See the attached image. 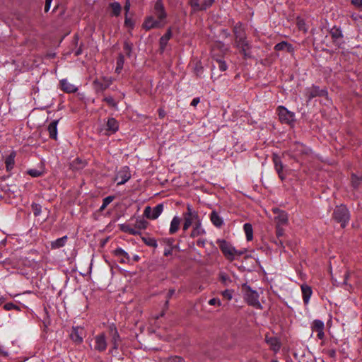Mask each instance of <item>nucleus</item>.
I'll return each instance as SVG.
<instances>
[{
  "mask_svg": "<svg viewBox=\"0 0 362 362\" xmlns=\"http://www.w3.org/2000/svg\"><path fill=\"white\" fill-rule=\"evenodd\" d=\"M166 18L167 13L163 4L160 0H157L154 5L152 15L145 19L143 27L146 30L153 28H161L166 24Z\"/></svg>",
  "mask_w": 362,
  "mask_h": 362,
  "instance_id": "1",
  "label": "nucleus"
},
{
  "mask_svg": "<svg viewBox=\"0 0 362 362\" xmlns=\"http://www.w3.org/2000/svg\"><path fill=\"white\" fill-rule=\"evenodd\" d=\"M216 243L219 246L220 250L225 257L230 261H233L237 256H241L244 254L243 251H238L235 250L230 243L223 239L217 240Z\"/></svg>",
  "mask_w": 362,
  "mask_h": 362,
  "instance_id": "2",
  "label": "nucleus"
},
{
  "mask_svg": "<svg viewBox=\"0 0 362 362\" xmlns=\"http://www.w3.org/2000/svg\"><path fill=\"white\" fill-rule=\"evenodd\" d=\"M234 33L235 36V46L246 54V52L249 49V45L247 42L245 40V34L241 25H236L234 27Z\"/></svg>",
  "mask_w": 362,
  "mask_h": 362,
  "instance_id": "3",
  "label": "nucleus"
},
{
  "mask_svg": "<svg viewBox=\"0 0 362 362\" xmlns=\"http://www.w3.org/2000/svg\"><path fill=\"white\" fill-rule=\"evenodd\" d=\"M244 299L249 305L257 309L262 308V305L259 301L258 293L256 291L252 290L249 286H246L244 288Z\"/></svg>",
  "mask_w": 362,
  "mask_h": 362,
  "instance_id": "4",
  "label": "nucleus"
},
{
  "mask_svg": "<svg viewBox=\"0 0 362 362\" xmlns=\"http://www.w3.org/2000/svg\"><path fill=\"white\" fill-rule=\"evenodd\" d=\"M333 216L336 221L341 223L342 228H344L349 220V214L344 206H337L334 211Z\"/></svg>",
  "mask_w": 362,
  "mask_h": 362,
  "instance_id": "5",
  "label": "nucleus"
},
{
  "mask_svg": "<svg viewBox=\"0 0 362 362\" xmlns=\"http://www.w3.org/2000/svg\"><path fill=\"white\" fill-rule=\"evenodd\" d=\"M279 118L283 123L292 124L295 120V114L288 111L284 106H279L277 108Z\"/></svg>",
  "mask_w": 362,
  "mask_h": 362,
  "instance_id": "6",
  "label": "nucleus"
},
{
  "mask_svg": "<svg viewBox=\"0 0 362 362\" xmlns=\"http://www.w3.org/2000/svg\"><path fill=\"white\" fill-rule=\"evenodd\" d=\"M69 337L74 343L81 344L86 337V331L82 327H73Z\"/></svg>",
  "mask_w": 362,
  "mask_h": 362,
  "instance_id": "7",
  "label": "nucleus"
},
{
  "mask_svg": "<svg viewBox=\"0 0 362 362\" xmlns=\"http://www.w3.org/2000/svg\"><path fill=\"white\" fill-rule=\"evenodd\" d=\"M163 210V205L159 204L153 209L146 206L144 211V215L148 219L155 220L159 217Z\"/></svg>",
  "mask_w": 362,
  "mask_h": 362,
  "instance_id": "8",
  "label": "nucleus"
},
{
  "mask_svg": "<svg viewBox=\"0 0 362 362\" xmlns=\"http://www.w3.org/2000/svg\"><path fill=\"white\" fill-rule=\"evenodd\" d=\"M272 211L274 214H276L274 217L276 226H285L288 225V216L286 211L280 210L278 208H274Z\"/></svg>",
  "mask_w": 362,
  "mask_h": 362,
  "instance_id": "9",
  "label": "nucleus"
},
{
  "mask_svg": "<svg viewBox=\"0 0 362 362\" xmlns=\"http://www.w3.org/2000/svg\"><path fill=\"white\" fill-rule=\"evenodd\" d=\"M184 223L182 229L186 231L194 223L196 224L201 221L198 214H183Z\"/></svg>",
  "mask_w": 362,
  "mask_h": 362,
  "instance_id": "10",
  "label": "nucleus"
},
{
  "mask_svg": "<svg viewBox=\"0 0 362 362\" xmlns=\"http://www.w3.org/2000/svg\"><path fill=\"white\" fill-rule=\"evenodd\" d=\"M95 347L96 351L100 352L104 351L107 349V343L106 336L104 333H101L95 337Z\"/></svg>",
  "mask_w": 362,
  "mask_h": 362,
  "instance_id": "11",
  "label": "nucleus"
},
{
  "mask_svg": "<svg viewBox=\"0 0 362 362\" xmlns=\"http://www.w3.org/2000/svg\"><path fill=\"white\" fill-rule=\"evenodd\" d=\"M131 177V173L128 167L122 168L117 174L115 180L117 181V185H123L127 182Z\"/></svg>",
  "mask_w": 362,
  "mask_h": 362,
  "instance_id": "12",
  "label": "nucleus"
},
{
  "mask_svg": "<svg viewBox=\"0 0 362 362\" xmlns=\"http://www.w3.org/2000/svg\"><path fill=\"white\" fill-rule=\"evenodd\" d=\"M214 0H206L202 4H200L199 0H189V4L194 11L205 10L211 6Z\"/></svg>",
  "mask_w": 362,
  "mask_h": 362,
  "instance_id": "13",
  "label": "nucleus"
},
{
  "mask_svg": "<svg viewBox=\"0 0 362 362\" xmlns=\"http://www.w3.org/2000/svg\"><path fill=\"white\" fill-rule=\"evenodd\" d=\"M327 92L325 90H320L318 87L313 86L306 90L305 95L309 100L317 96H327Z\"/></svg>",
  "mask_w": 362,
  "mask_h": 362,
  "instance_id": "14",
  "label": "nucleus"
},
{
  "mask_svg": "<svg viewBox=\"0 0 362 362\" xmlns=\"http://www.w3.org/2000/svg\"><path fill=\"white\" fill-rule=\"evenodd\" d=\"M109 334L111 337V342L112 344V348L117 349L120 341V337L117 332V328L113 325H110L108 328Z\"/></svg>",
  "mask_w": 362,
  "mask_h": 362,
  "instance_id": "15",
  "label": "nucleus"
},
{
  "mask_svg": "<svg viewBox=\"0 0 362 362\" xmlns=\"http://www.w3.org/2000/svg\"><path fill=\"white\" fill-rule=\"evenodd\" d=\"M325 324L320 320H315L312 324V329L314 332H317V338L319 339H323L325 337L324 333Z\"/></svg>",
  "mask_w": 362,
  "mask_h": 362,
  "instance_id": "16",
  "label": "nucleus"
},
{
  "mask_svg": "<svg viewBox=\"0 0 362 362\" xmlns=\"http://www.w3.org/2000/svg\"><path fill=\"white\" fill-rule=\"evenodd\" d=\"M273 161L274 163L275 170L278 173L279 178L281 180L285 179V175L284 173V165L281 163L280 158L277 155H274Z\"/></svg>",
  "mask_w": 362,
  "mask_h": 362,
  "instance_id": "17",
  "label": "nucleus"
},
{
  "mask_svg": "<svg viewBox=\"0 0 362 362\" xmlns=\"http://www.w3.org/2000/svg\"><path fill=\"white\" fill-rule=\"evenodd\" d=\"M59 83L61 89L66 93H75L78 90L77 87L71 83L67 79L61 80Z\"/></svg>",
  "mask_w": 362,
  "mask_h": 362,
  "instance_id": "18",
  "label": "nucleus"
},
{
  "mask_svg": "<svg viewBox=\"0 0 362 362\" xmlns=\"http://www.w3.org/2000/svg\"><path fill=\"white\" fill-rule=\"evenodd\" d=\"M265 341L274 351L277 352L279 351L281 348V344L276 337H272L266 335Z\"/></svg>",
  "mask_w": 362,
  "mask_h": 362,
  "instance_id": "19",
  "label": "nucleus"
},
{
  "mask_svg": "<svg viewBox=\"0 0 362 362\" xmlns=\"http://www.w3.org/2000/svg\"><path fill=\"white\" fill-rule=\"evenodd\" d=\"M113 254L119 259L121 263H129L130 262L129 255L122 248H117L113 251Z\"/></svg>",
  "mask_w": 362,
  "mask_h": 362,
  "instance_id": "20",
  "label": "nucleus"
},
{
  "mask_svg": "<svg viewBox=\"0 0 362 362\" xmlns=\"http://www.w3.org/2000/svg\"><path fill=\"white\" fill-rule=\"evenodd\" d=\"M206 233L205 230L202 228V221L193 226V228L190 233V237L192 238L202 236Z\"/></svg>",
  "mask_w": 362,
  "mask_h": 362,
  "instance_id": "21",
  "label": "nucleus"
},
{
  "mask_svg": "<svg viewBox=\"0 0 362 362\" xmlns=\"http://www.w3.org/2000/svg\"><path fill=\"white\" fill-rule=\"evenodd\" d=\"M301 291L303 296V300L305 304H308L310 298L313 294V291L310 286L307 284H303L301 286Z\"/></svg>",
  "mask_w": 362,
  "mask_h": 362,
  "instance_id": "22",
  "label": "nucleus"
},
{
  "mask_svg": "<svg viewBox=\"0 0 362 362\" xmlns=\"http://www.w3.org/2000/svg\"><path fill=\"white\" fill-rule=\"evenodd\" d=\"M293 156H300L308 153V149L300 143H296L291 148Z\"/></svg>",
  "mask_w": 362,
  "mask_h": 362,
  "instance_id": "23",
  "label": "nucleus"
},
{
  "mask_svg": "<svg viewBox=\"0 0 362 362\" xmlns=\"http://www.w3.org/2000/svg\"><path fill=\"white\" fill-rule=\"evenodd\" d=\"M119 129V124L117 121L113 118H109L107 122V131L109 132V134H114L117 132Z\"/></svg>",
  "mask_w": 362,
  "mask_h": 362,
  "instance_id": "24",
  "label": "nucleus"
},
{
  "mask_svg": "<svg viewBox=\"0 0 362 362\" xmlns=\"http://www.w3.org/2000/svg\"><path fill=\"white\" fill-rule=\"evenodd\" d=\"M180 222H181V218L179 216H175L173 217V218L172 219V221L170 222V226L169 228L170 234H174L176 232H177V230L180 228Z\"/></svg>",
  "mask_w": 362,
  "mask_h": 362,
  "instance_id": "25",
  "label": "nucleus"
},
{
  "mask_svg": "<svg viewBox=\"0 0 362 362\" xmlns=\"http://www.w3.org/2000/svg\"><path fill=\"white\" fill-rule=\"evenodd\" d=\"M210 220L212 223L218 228H220L223 224V218L218 215L216 211H213L210 215Z\"/></svg>",
  "mask_w": 362,
  "mask_h": 362,
  "instance_id": "26",
  "label": "nucleus"
},
{
  "mask_svg": "<svg viewBox=\"0 0 362 362\" xmlns=\"http://www.w3.org/2000/svg\"><path fill=\"white\" fill-rule=\"evenodd\" d=\"M58 120L52 121L48 126V132L49 134V137L53 139H57V124Z\"/></svg>",
  "mask_w": 362,
  "mask_h": 362,
  "instance_id": "27",
  "label": "nucleus"
},
{
  "mask_svg": "<svg viewBox=\"0 0 362 362\" xmlns=\"http://www.w3.org/2000/svg\"><path fill=\"white\" fill-rule=\"evenodd\" d=\"M110 15L112 16H119L122 11V6L118 2H112L109 4Z\"/></svg>",
  "mask_w": 362,
  "mask_h": 362,
  "instance_id": "28",
  "label": "nucleus"
},
{
  "mask_svg": "<svg viewBox=\"0 0 362 362\" xmlns=\"http://www.w3.org/2000/svg\"><path fill=\"white\" fill-rule=\"evenodd\" d=\"M67 236L65 235V236H63L60 238H58L54 241H52L51 243V248L52 250H56V249H59L60 247H62L63 246L65 245L66 241H67Z\"/></svg>",
  "mask_w": 362,
  "mask_h": 362,
  "instance_id": "29",
  "label": "nucleus"
},
{
  "mask_svg": "<svg viewBox=\"0 0 362 362\" xmlns=\"http://www.w3.org/2000/svg\"><path fill=\"white\" fill-rule=\"evenodd\" d=\"M15 157H16V152L12 151L6 158L5 160V164L7 171H10L11 169H13L14 164H15Z\"/></svg>",
  "mask_w": 362,
  "mask_h": 362,
  "instance_id": "30",
  "label": "nucleus"
},
{
  "mask_svg": "<svg viewBox=\"0 0 362 362\" xmlns=\"http://www.w3.org/2000/svg\"><path fill=\"white\" fill-rule=\"evenodd\" d=\"M172 37V30L171 28H168L166 31V33L162 36L160 39V46L162 51L165 48L168 40Z\"/></svg>",
  "mask_w": 362,
  "mask_h": 362,
  "instance_id": "31",
  "label": "nucleus"
},
{
  "mask_svg": "<svg viewBox=\"0 0 362 362\" xmlns=\"http://www.w3.org/2000/svg\"><path fill=\"white\" fill-rule=\"evenodd\" d=\"M103 81L104 83H100L99 81L95 80L94 84L97 86L98 88L100 90H105L112 83V81L109 78H104Z\"/></svg>",
  "mask_w": 362,
  "mask_h": 362,
  "instance_id": "32",
  "label": "nucleus"
},
{
  "mask_svg": "<svg viewBox=\"0 0 362 362\" xmlns=\"http://www.w3.org/2000/svg\"><path fill=\"white\" fill-rule=\"evenodd\" d=\"M243 229L246 235L247 241H251L253 239V228L250 223H246L243 226Z\"/></svg>",
  "mask_w": 362,
  "mask_h": 362,
  "instance_id": "33",
  "label": "nucleus"
},
{
  "mask_svg": "<svg viewBox=\"0 0 362 362\" xmlns=\"http://www.w3.org/2000/svg\"><path fill=\"white\" fill-rule=\"evenodd\" d=\"M119 227H120V229L122 231H123L124 233H127L130 235H136L140 234L139 230L132 228V226H130L128 224H122V225H120Z\"/></svg>",
  "mask_w": 362,
  "mask_h": 362,
  "instance_id": "34",
  "label": "nucleus"
},
{
  "mask_svg": "<svg viewBox=\"0 0 362 362\" xmlns=\"http://www.w3.org/2000/svg\"><path fill=\"white\" fill-rule=\"evenodd\" d=\"M141 239L144 241V243L148 246L153 247L155 248L158 247L157 241L155 238L151 237H142Z\"/></svg>",
  "mask_w": 362,
  "mask_h": 362,
  "instance_id": "35",
  "label": "nucleus"
},
{
  "mask_svg": "<svg viewBox=\"0 0 362 362\" xmlns=\"http://www.w3.org/2000/svg\"><path fill=\"white\" fill-rule=\"evenodd\" d=\"M124 63V56L122 54H119L117 58V66L115 69V71L117 74H119L121 72L122 69H123Z\"/></svg>",
  "mask_w": 362,
  "mask_h": 362,
  "instance_id": "36",
  "label": "nucleus"
},
{
  "mask_svg": "<svg viewBox=\"0 0 362 362\" xmlns=\"http://www.w3.org/2000/svg\"><path fill=\"white\" fill-rule=\"evenodd\" d=\"M184 360L182 357L174 356L163 358L162 362H183Z\"/></svg>",
  "mask_w": 362,
  "mask_h": 362,
  "instance_id": "37",
  "label": "nucleus"
},
{
  "mask_svg": "<svg viewBox=\"0 0 362 362\" xmlns=\"http://www.w3.org/2000/svg\"><path fill=\"white\" fill-rule=\"evenodd\" d=\"M114 197L109 196L105 197L103 199V204L100 206V210H104L108 204H110L113 201Z\"/></svg>",
  "mask_w": 362,
  "mask_h": 362,
  "instance_id": "38",
  "label": "nucleus"
},
{
  "mask_svg": "<svg viewBox=\"0 0 362 362\" xmlns=\"http://www.w3.org/2000/svg\"><path fill=\"white\" fill-rule=\"evenodd\" d=\"M219 279L225 285H228V282L230 281L229 276L225 273H221L219 274Z\"/></svg>",
  "mask_w": 362,
  "mask_h": 362,
  "instance_id": "39",
  "label": "nucleus"
},
{
  "mask_svg": "<svg viewBox=\"0 0 362 362\" xmlns=\"http://www.w3.org/2000/svg\"><path fill=\"white\" fill-rule=\"evenodd\" d=\"M208 303L210 305H212V306H217V307H220L221 306L222 303H221V301L220 300L219 298H211L209 300Z\"/></svg>",
  "mask_w": 362,
  "mask_h": 362,
  "instance_id": "40",
  "label": "nucleus"
},
{
  "mask_svg": "<svg viewBox=\"0 0 362 362\" xmlns=\"http://www.w3.org/2000/svg\"><path fill=\"white\" fill-rule=\"evenodd\" d=\"M287 47H290V45H288L287 42H281L280 43H278L275 45L274 47V49L276 50H283V49H285Z\"/></svg>",
  "mask_w": 362,
  "mask_h": 362,
  "instance_id": "41",
  "label": "nucleus"
},
{
  "mask_svg": "<svg viewBox=\"0 0 362 362\" xmlns=\"http://www.w3.org/2000/svg\"><path fill=\"white\" fill-rule=\"evenodd\" d=\"M216 62L218 65V68H219L220 71H225L227 69L228 66H227L226 62H224L221 59H216Z\"/></svg>",
  "mask_w": 362,
  "mask_h": 362,
  "instance_id": "42",
  "label": "nucleus"
},
{
  "mask_svg": "<svg viewBox=\"0 0 362 362\" xmlns=\"http://www.w3.org/2000/svg\"><path fill=\"white\" fill-rule=\"evenodd\" d=\"M104 101H105L108 105L111 107H117V103L115 101L114 98L111 96L105 97L103 99Z\"/></svg>",
  "mask_w": 362,
  "mask_h": 362,
  "instance_id": "43",
  "label": "nucleus"
},
{
  "mask_svg": "<svg viewBox=\"0 0 362 362\" xmlns=\"http://www.w3.org/2000/svg\"><path fill=\"white\" fill-rule=\"evenodd\" d=\"M221 294L225 298H226L228 300L232 299L233 291L231 290L226 289L222 291Z\"/></svg>",
  "mask_w": 362,
  "mask_h": 362,
  "instance_id": "44",
  "label": "nucleus"
},
{
  "mask_svg": "<svg viewBox=\"0 0 362 362\" xmlns=\"http://www.w3.org/2000/svg\"><path fill=\"white\" fill-rule=\"evenodd\" d=\"M132 49V45L128 42H125L124 45V49L127 55L130 56Z\"/></svg>",
  "mask_w": 362,
  "mask_h": 362,
  "instance_id": "45",
  "label": "nucleus"
},
{
  "mask_svg": "<svg viewBox=\"0 0 362 362\" xmlns=\"http://www.w3.org/2000/svg\"><path fill=\"white\" fill-rule=\"evenodd\" d=\"M28 173L33 177H37L42 175V173L40 170L35 169L29 170Z\"/></svg>",
  "mask_w": 362,
  "mask_h": 362,
  "instance_id": "46",
  "label": "nucleus"
},
{
  "mask_svg": "<svg viewBox=\"0 0 362 362\" xmlns=\"http://www.w3.org/2000/svg\"><path fill=\"white\" fill-rule=\"evenodd\" d=\"M284 230L283 226H276V234L278 237H281L284 235Z\"/></svg>",
  "mask_w": 362,
  "mask_h": 362,
  "instance_id": "47",
  "label": "nucleus"
},
{
  "mask_svg": "<svg viewBox=\"0 0 362 362\" xmlns=\"http://www.w3.org/2000/svg\"><path fill=\"white\" fill-rule=\"evenodd\" d=\"M361 180V178L357 177L355 175L352 176L351 182H352L353 186L354 187H358Z\"/></svg>",
  "mask_w": 362,
  "mask_h": 362,
  "instance_id": "48",
  "label": "nucleus"
},
{
  "mask_svg": "<svg viewBox=\"0 0 362 362\" xmlns=\"http://www.w3.org/2000/svg\"><path fill=\"white\" fill-rule=\"evenodd\" d=\"M162 241L168 247H173V245L174 243V240L173 238H164V239H163Z\"/></svg>",
  "mask_w": 362,
  "mask_h": 362,
  "instance_id": "49",
  "label": "nucleus"
},
{
  "mask_svg": "<svg viewBox=\"0 0 362 362\" xmlns=\"http://www.w3.org/2000/svg\"><path fill=\"white\" fill-rule=\"evenodd\" d=\"M351 3L355 6L362 9V0H351Z\"/></svg>",
  "mask_w": 362,
  "mask_h": 362,
  "instance_id": "50",
  "label": "nucleus"
},
{
  "mask_svg": "<svg viewBox=\"0 0 362 362\" xmlns=\"http://www.w3.org/2000/svg\"><path fill=\"white\" fill-rule=\"evenodd\" d=\"M52 0H46L45 5V12H48L50 9L51 4Z\"/></svg>",
  "mask_w": 362,
  "mask_h": 362,
  "instance_id": "51",
  "label": "nucleus"
},
{
  "mask_svg": "<svg viewBox=\"0 0 362 362\" xmlns=\"http://www.w3.org/2000/svg\"><path fill=\"white\" fill-rule=\"evenodd\" d=\"M184 214H198V213L196 211L192 209L191 205H189V204L187 205V211L185 212Z\"/></svg>",
  "mask_w": 362,
  "mask_h": 362,
  "instance_id": "52",
  "label": "nucleus"
},
{
  "mask_svg": "<svg viewBox=\"0 0 362 362\" xmlns=\"http://www.w3.org/2000/svg\"><path fill=\"white\" fill-rule=\"evenodd\" d=\"M173 252V247H168L164 250V255L165 257H168L169 255H171Z\"/></svg>",
  "mask_w": 362,
  "mask_h": 362,
  "instance_id": "53",
  "label": "nucleus"
},
{
  "mask_svg": "<svg viewBox=\"0 0 362 362\" xmlns=\"http://www.w3.org/2000/svg\"><path fill=\"white\" fill-rule=\"evenodd\" d=\"M17 307L13 304L12 303H6L4 305V308L6 310H11L13 308H16Z\"/></svg>",
  "mask_w": 362,
  "mask_h": 362,
  "instance_id": "54",
  "label": "nucleus"
},
{
  "mask_svg": "<svg viewBox=\"0 0 362 362\" xmlns=\"http://www.w3.org/2000/svg\"><path fill=\"white\" fill-rule=\"evenodd\" d=\"M298 25L300 30H303L304 32L307 31V28H305L303 21H299L298 22Z\"/></svg>",
  "mask_w": 362,
  "mask_h": 362,
  "instance_id": "55",
  "label": "nucleus"
},
{
  "mask_svg": "<svg viewBox=\"0 0 362 362\" xmlns=\"http://www.w3.org/2000/svg\"><path fill=\"white\" fill-rule=\"evenodd\" d=\"M158 116L160 118H163L165 116V112L163 108L158 109Z\"/></svg>",
  "mask_w": 362,
  "mask_h": 362,
  "instance_id": "56",
  "label": "nucleus"
},
{
  "mask_svg": "<svg viewBox=\"0 0 362 362\" xmlns=\"http://www.w3.org/2000/svg\"><path fill=\"white\" fill-rule=\"evenodd\" d=\"M129 9H130V3H129V1L127 0V1H126L125 5H124V11H125V14H126V16L127 15V13L129 12Z\"/></svg>",
  "mask_w": 362,
  "mask_h": 362,
  "instance_id": "57",
  "label": "nucleus"
},
{
  "mask_svg": "<svg viewBox=\"0 0 362 362\" xmlns=\"http://www.w3.org/2000/svg\"><path fill=\"white\" fill-rule=\"evenodd\" d=\"M199 103V98H194L192 101L191 102L192 106H197V104Z\"/></svg>",
  "mask_w": 362,
  "mask_h": 362,
  "instance_id": "58",
  "label": "nucleus"
},
{
  "mask_svg": "<svg viewBox=\"0 0 362 362\" xmlns=\"http://www.w3.org/2000/svg\"><path fill=\"white\" fill-rule=\"evenodd\" d=\"M197 245L199 247H204L205 245V241L204 240H198L197 242Z\"/></svg>",
  "mask_w": 362,
  "mask_h": 362,
  "instance_id": "59",
  "label": "nucleus"
},
{
  "mask_svg": "<svg viewBox=\"0 0 362 362\" xmlns=\"http://www.w3.org/2000/svg\"><path fill=\"white\" fill-rule=\"evenodd\" d=\"M7 352L4 350V347L0 346V355L7 356Z\"/></svg>",
  "mask_w": 362,
  "mask_h": 362,
  "instance_id": "60",
  "label": "nucleus"
},
{
  "mask_svg": "<svg viewBox=\"0 0 362 362\" xmlns=\"http://www.w3.org/2000/svg\"><path fill=\"white\" fill-rule=\"evenodd\" d=\"M139 228H146V224L144 222H141L139 223Z\"/></svg>",
  "mask_w": 362,
  "mask_h": 362,
  "instance_id": "61",
  "label": "nucleus"
},
{
  "mask_svg": "<svg viewBox=\"0 0 362 362\" xmlns=\"http://www.w3.org/2000/svg\"><path fill=\"white\" fill-rule=\"evenodd\" d=\"M133 259L135 261V262H138L139 259H140V257L139 255H136L134 256L133 257Z\"/></svg>",
  "mask_w": 362,
  "mask_h": 362,
  "instance_id": "62",
  "label": "nucleus"
},
{
  "mask_svg": "<svg viewBox=\"0 0 362 362\" xmlns=\"http://www.w3.org/2000/svg\"><path fill=\"white\" fill-rule=\"evenodd\" d=\"M175 293V290L172 289V290H170L169 291V293H168V296L170 297L172 296Z\"/></svg>",
  "mask_w": 362,
  "mask_h": 362,
  "instance_id": "63",
  "label": "nucleus"
},
{
  "mask_svg": "<svg viewBox=\"0 0 362 362\" xmlns=\"http://www.w3.org/2000/svg\"><path fill=\"white\" fill-rule=\"evenodd\" d=\"M124 23H125V25H129L130 24V20H129V19L127 18V16H126V18H125Z\"/></svg>",
  "mask_w": 362,
  "mask_h": 362,
  "instance_id": "64",
  "label": "nucleus"
}]
</instances>
